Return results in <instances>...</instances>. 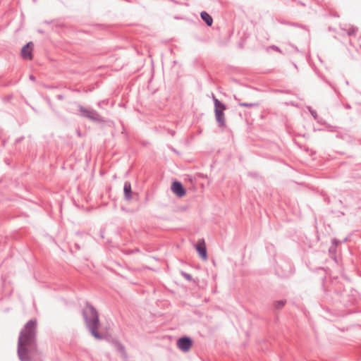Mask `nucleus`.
Instances as JSON below:
<instances>
[{"label":"nucleus","mask_w":361,"mask_h":361,"mask_svg":"<svg viewBox=\"0 0 361 361\" xmlns=\"http://www.w3.org/2000/svg\"><path fill=\"white\" fill-rule=\"evenodd\" d=\"M36 334L37 321L27 322L20 333L18 342V355L21 361H29L37 354Z\"/></svg>","instance_id":"nucleus-1"},{"label":"nucleus","mask_w":361,"mask_h":361,"mask_svg":"<svg viewBox=\"0 0 361 361\" xmlns=\"http://www.w3.org/2000/svg\"><path fill=\"white\" fill-rule=\"evenodd\" d=\"M85 315L87 320V324L91 330L92 334L96 338H100L99 335L97 332V324H98V316L95 310L92 308H90L85 312Z\"/></svg>","instance_id":"nucleus-2"},{"label":"nucleus","mask_w":361,"mask_h":361,"mask_svg":"<svg viewBox=\"0 0 361 361\" xmlns=\"http://www.w3.org/2000/svg\"><path fill=\"white\" fill-rule=\"evenodd\" d=\"M215 106V116L218 123L221 126L224 124V111L226 109V106L217 99H214Z\"/></svg>","instance_id":"nucleus-3"},{"label":"nucleus","mask_w":361,"mask_h":361,"mask_svg":"<svg viewBox=\"0 0 361 361\" xmlns=\"http://www.w3.org/2000/svg\"><path fill=\"white\" fill-rule=\"evenodd\" d=\"M33 43L28 42L26 45H25L21 49V56L23 59L25 60H31L32 59V49H33Z\"/></svg>","instance_id":"nucleus-4"},{"label":"nucleus","mask_w":361,"mask_h":361,"mask_svg":"<svg viewBox=\"0 0 361 361\" xmlns=\"http://www.w3.org/2000/svg\"><path fill=\"white\" fill-rule=\"evenodd\" d=\"M178 347L183 351H188L192 345V341L189 338H181L177 341Z\"/></svg>","instance_id":"nucleus-5"},{"label":"nucleus","mask_w":361,"mask_h":361,"mask_svg":"<svg viewBox=\"0 0 361 361\" xmlns=\"http://www.w3.org/2000/svg\"><path fill=\"white\" fill-rule=\"evenodd\" d=\"M172 192L178 197H183L185 195V190L180 182L175 181L171 185Z\"/></svg>","instance_id":"nucleus-6"},{"label":"nucleus","mask_w":361,"mask_h":361,"mask_svg":"<svg viewBox=\"0 0 361 361\" xmlns=\"http://www.w3.org/2000/svg\"><path fill=\"white\" fill-rule=\"evenodd\" d=\"M196 250L199 252L200 256L204 260H206L207 259L205 243L203 239L198 240V242L196 245Z\"/></svg>","instance_id":"nucleus-7"},{"label":"nucleus","mask_w":361,"mask_h":361,"mask_svg":"<svg viewBox=\"0 0 361 361\" xmlns=\"http://www.w3.org/2000/svg\"><path fill=\"white\" fill-rule=\"evenodd\" d=\"M202 19L207 23V25L211 26L213 23V19L209 14L205 11L201 13Z\"/></svg>","instance_id":"nucleus-8"},{"label":"nucleus","mask_w":361,"mask_h":361,"mask_svg":"<svg viewBox=\"0 0 361 361\" xmlns=\"http://www.w3.org/2000/svg\"><path fill=\"white\" fill-rule=\"evenodd\" d=\"M81 111L84 116L90 118V119L94 120L97 117V114L93 111L81 109Z\"/></svg>","instance_id":"nucleus-9"},{"label":"nucleus","mask_w":361,"mask_h":361,"mask_svg":"<svg viewBox=\"0 0 361 361\" xmlns=\"http://www.w3.org/2000/svg\"><path fill=\"white\" fill-rule=\"evenodd\" d=\"M124 193H125V195H126V197L127 199H130L131 197V185L130 183L128 182H126L124 184Z\"/></svg>","instance_id":"nucleus-10"},{"label":"nucleus","mask_w":361,"mask_h":361,"mask_svg":"<svg viewBox=\"0 0 361 361\" xmlns=\"http://www.w3.org/2000/svg\"><path fill=\"white\" fill-rule=\"evenodd\" d=\"M284 305H285V302L282 301V300L276 301L275 302V307L278 309L283 307L284 306Z\"/></svg>","instance_id":"nucleus-11"},{"label":"nucleus","mask_w":361,"mask_h":361,"mask_svg":"<svg viewBox=\"0 0 361 361\" xmlns=\"http://www.w3.org/2000/svg\"><path fill=\"white\" fill-rule=\"evenodd\" d=\"M240 106H251L252 104H245V103H241L240 104Z\"/></svg>","instance_id":"nucleus-12"},{"label":"nucleus","mask_w":361,"mask_h":361,"mask_svg":"<svg viewBox=\"0 0 361 361\" xmlns=\"http://www.w3.org/2000/svg\"><path fill=\"white\" fill-rule=\"evenodd\" d=\"M312 114L313 115V116H314V118H316V114H315V113L312 112Z\"/></svg>","instance_id":"nucleus-13"}]
</instances>
